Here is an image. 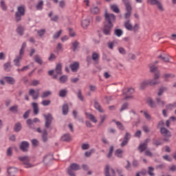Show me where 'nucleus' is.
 <instances>
[{"instance_id": "obj_1", "label": "nucleus", "mask_w": 176, "mask_h": 176, "mask_svg": "<svg viewBox=\"0 0 176 176\" xmlns=\"http://www.w3.org/2000/svg\"><path fill=\"white\" fill-rule=\"evenodd\" d=\"M105 23L102 32L104 35H111V31L113 28V23L116 21V16L113 14H109L107 11L104 12Z\"/></svg>"}, {"instance_id": "obj_2", "label": "nucleus", "mask_w": 176, "mask_h": 176, "mask_svg": "<svg viewBox=\"0 0 176 176\" xmlns=\"http://www.w3.org/2000/svg\"><path fill=\"white\" fill-rule=\"evenodd\" d=\"M25 15V6H19L17 7V11L15 12V21L19 23L21 21V17Z\"/></svg>"}, {"instance_id": "obj_3", "label": "nucleus", "mask_w": 176, "mask_h": 176, "mask_svg": "<svg viewBox=\"0 0 176 176\" xmlns=\"http://www.w3.org/2000/svg\"><path fill=\"white\" fill-rule=\"evenodd\" d=\"M18 159H19V160H20V162H23V164H24L25 168H31V167L34 166L30 162L31 160V158H30V157L28 155L19 157Z\"/></svg>"}, {"instance_id": "obj_4", "label": "nucleus", "mask_w": 176, "mask_h": 176, "mask_svg": "<svg viewBox=\"0 0 176 176\" xmlns=\"http://www.w3.org/2000/svg\"><path fill=\"white\" fill-rule=\"evenodd\" d=\"M37 133L41 134V141L43 142H47L49 140V133H47V130L44 129L43 131L41 130V128L38 127L36 129Z\"/></svg>"}, {"instance_id": "obj_5", "label": "nucleus", "mask_w": 176, "mask_h": 176, "mask_svg": "<svg viewBox=\"0 0 176 176\" xmlns=\"http://www.w3.org/2000/svg\"><path fill=\"white\" fill-rule=\"evenodd\" d=\"M147 3H149V5H151L152 6L156 5L157 9L160 10V12H164V8H163V5L162 4V2L159 0H147Z\"/></svg>"}, {"instance_id": "obj_6", "label": "nucleus", "mask_w": 176, "mask_h": 176, "mask_svg": "<svg viewBox=\"0 0 176 176\" xmlns=\"http://www.w3.org/2000/svg\"><path fill=\"white\" fill-rule=\"evenodd\" d=\"M44 118H45V129H50V126L52 124V122H53V116L52 114L48 113V114H44Z\"/></svg>"}, {"instance_id": "obj_7", "label": "nucleus", "mask_w": 176, "mask_h": 176, "mask_svg": "<svg viewBox=\"0 0 176 176\" xmlns=\"http://www.w3.org/2000/svg\"><path fill=\"white\" fill-rule=\"evenodd\" d=\"M160 78V72H157L154 74V79H149L148 80V83L149 86H155L156 85H159L160 83V81L158 80Z\"/></svg>"}, {"instance_id": "obj_8", "label": "nucleus", "mask_w": 176, "mask_h": 176, "mask_svg": "<svg viewBox=\"0 0 176 176\" xmlns=\"http://www.w3.org/2000/svg\"><path fill=\"white\" fill-rule=\"evenodd\" d=\"M41 120H39V118H35L33 120L29 118L26 121V124H28V126L29 129H31L32 130H35V125L34 123H39Z\"/></svg>"}, {"instance_id": "obj_9", "label": "nucleus", "mask_w": 176, "mask_h": 176, "mask_svg": "<svg viewBox=\"0 0 176 176\" xmlns=\"http://www.w3.org/2000/svg\"><path fill=\"white\" fill-rule=\"evenodd\" d=\"M63 65H61V63H58L56 65L54 72L56 74H53V79H57L58 75H63Z\"/></svg>"}, {"instance_id": "obj_10", "label": "nucleus", "mask_w": 176, "mask_h": 176, "mask_svg": "<svg viewBox=\"0 0 176 176\" xmlns=\"http://www.w3.org/2000/svg\"><path fill=\"white\" fill-rule=\"evenodd\" d=\"M149 141H151V139L147 138L144 140V142L143 143H142L139 145L138 150L140 151V153H142V152L146 151Z\"/></svg>"}, {"instance_id": "obj_11", "label": "nucleus", "mask_w": 176, "mask_h": 176, "mask_svg": "<svg viewBox=\"0 0 176 176\" xmlns=\"http://www.w3.org/2000/svg\"><path fill=\"white\" fill-rule=\"evenodd\" d=\"M28 148H30V143L27 141H23L19 144V149L22 152H28Z\"/></svg>"}, {"instance_id": "obj_12", "label": "nucleus", "mask_w": 176, "mask_h": 176, "mask_svg": "<svg viewBox=\"0 0 176 176\" xmlns=\"http://www.w3.org/2000/svg\"><path fill=\"white\" fill-rule=\"evenodd\" d=\"M29 96H31V97L34 100H38L39 98V89H31L29 90Z\"/></svg>"}, {"instance_id": "obj_13", "label": "nucleus", "mask_w": 176, "mask_h": 176, "mask_svg": "<svg viewBox=\"0 0 176 176\" xmlns=\"http://www.w3.org/2000/svg\"><path fill=\"white\" fill-rule=\"evenodd\" d=\"M52 160H53V156L52 155H47L44 157L43 162L45 166H49L52 163Z\"/></svg>"}, {"instance_id": "obj_14", "label": "nucleus", "mask_w": 176, "mask_h": 176, "mask_svg": "<svg viewBox=\"0 0 176 176\" xmlns=\"http://www.w3.org/2000/svg\"><path fill=\"white\" fill-rule=\"evenodd\" d=\"M160 133L162 135H164V137H171V132L168 131V129H166L165 127H161Z\"/></svg>"}, {"instance_id": "obj_15", "label": "nucleus", "mask_w": 176, "mask_h": 176, "mask_svg": "<svg viewBox=\"0 0 176 176\" xmlns=\"http://www.w3.org/2000/svg\"><path fill=\"white\" fill-rule=\"evenodd\" d=\"M124 27L128 31H133V25L131 24V21H130V19H128L126 21L124 22Z\"/></svg>"}, {"instance_id": "obj_16", "label": "nucleus", "mask_w": 176, "mask_h": 176, "mask_svg": "<svg viewBox=\"0 0 176 176\" xmlns=\"http://www.w3.org/2000/svg\"><path fill=\"white\" fill-rule=\"evenodd\" d=\"M147 86H149V80H143L140 84V90H145Z\"/></svg>"}, {"instance_id": "obj_17", "label": "nucleus", "mask_w": 176, "mask_h": 176, "mask_svg": "<svg viewBox=\"0 0 176 176\" xmlns=\"http://www.w3.org/2000/svg\"><path fill=\"white\" fill-rule=\"evenodd\" d=\"M85 116L86 118H87V119H89V120H91V122H93V123H97V118H96L94 115L90 113L85 112Z\"/></svg>"}, {"instance_id": "obj_18", "label": "nucleus", "mask_w": 176, "mask_h": 176, "mask_svg": "<svg viewBox=\"0 0 176 176\" xmlns=\"http://www.w3.org/2000/svg\"><path fill=\"white\" fill-rule=\"evenodd\" d=\"M94 108L100 113H104V109H102L101 104L97 100H94Z\"/></svg>"}, {"instance_id": "obj_19", "label": "nucleus", "mask_w": 176, "mask_h": 176, "mask_svg": "<svg viewBox=\"0 0 176 176\" xmlns=\"http://www.w3.org/2000/svg\"><path fill=\"white\" fill-rule=\"evenodd\" d=\"M70 68L72 72H76L79 69V63L78 62H74L70 65Z\"/></svg>"}, {"instance_id": "obj_20", "label": "nucleus", "mask_w": 176, "mask_h": 176, "mask_svg": "<svg viewBox=\"0 0 176 176\" xmlns=\"http://www.w3.org/2000/svg\"><path fill=\"white\" fill-rule=\"evenodd\" d=\"M67 94H68V90H67V89H60L58 92V96L59 97H61V98H65Z\"/></svg>"}, {"instance_id": "obj_21", "label": "nucleus", "mask_w": 176, "mask_h": 176, "mask_svg": "<svg viewBox=\"0 0 176 176\" xmlns=\"http://www.w3.org/2000/svg\"><path fill=\"white\" fill-rule=\"evenodd\" d=\"M71 140V135H69V133H65L61 137V141L65 142H69Z\"/></svg>"}, {"instance_id": "obj_22", "label": "nucleus", "mask_w": 176, "mask_h": 176, "mask_svg": "<svg viewBox=\"0 0 176 176\" xmlns=\"http://www.w3.org/2000/svg\"><path fill=\"white\" fill-rule=\"evenodd\" d=\"M23 57L21 56H17L15 59H14V64L15 67H20L21 64L20 63V61H21V59Z\"/></svg>"}, {"instance_id": "obj_23", "label": "nucleus", "mask_w": 176, "mask_h": 176, "mask_svg": "<svg viewBox=\"0 0 176 176\" xmlns=\"http://www.w3.org/2000/svg\"><path fill=\"white\" fill-rule=\"evenodd\" d=\"M63 115H68V112H69V106L68 104H64L62 107Z\"/></svg>"}, {"instance_id": "obj_24", "label": "nucleus", "mask_w": 176, "mask_h": 176, "mask_svg": "<svg viewBox=\"0 0 176 176\" xmlns=\"http://www.w3.org/2000/svg\"><path fill=\"white\" fill-rule=\"evenodd\" d=\"M7 173L10 175H14L17 173V168L14 167H9L7 170Z\"/></svg>"}, {"instance_id": "obj_25", "label": "nucleus", "mask_w": 176, "mask_h": 176, "mask_svg": "<svg viewBox=\"0 0 176 176\" xmlns=\"http://www.w3.org/2000/svg\"><path fill=\"white\" fill-rule=\"evenodd\" d=\"M5 79L6 82L8 83V85H14V83H16V80H14L13 77L6 76Z\"/></svg>"}, {"instance_id": "obj_26", "label": "nucleus", "mask_w": 176, "mask_h": 176, "mask_svg": "<svg viewBox=\"0 0 176 176\" xmlns=\"http://www.w3.org/2000/svg\"><path fill=\"white\" fill-rule=\"evenodd\" d=\"M33 108V112L34 115H38L39 113V107H38V103L33 102L32 104Z\"/></svg>"}, {"instance_id": "obj_27", "label": "nucleus", "mask_w": 176, "mask_h": 176, "mask_svg": "<svg viewBox=\"0 0 176 176\" xmlns=\"http://www.w3.org/2000/svg\"><path fill=\"white\" fill-rule=\"evenodd\" d=\"M58 81L60 82V83H62V84L67 83V82H68V76H67V75L61 76L59 78Z\"/></svg>"}, {"instance_id": "obj_28", "label": "nucleus", "mask_w": 176, "mask_h": 176, "mask_svg": "<svg viewBox=\"0 0 176 176\" xmlns=\"http://www.w3.org/2000/svg\"><path fill=\"white\" fill-rule=\"evenodd\" d=\"M167 90H168L167 87H160L157 92V96L159 97H160V96H163V93H164V91H167Z\"/></svg>"}, {"instance_id": "obj_29", "label": "nucleus", "mask_w": 176, "mask_h": 176, "mask_svg": "<svg viewBox=\"0 0 176 176\" xmlns=\"http://www.w3.org/2000/svg\"><path fill=\"white\" fill-rule=\"evenodd\" d=\"M69 168L73 170L74 171H78V170H80V166L78 164H71Z\"/></svg>"}, {"instance_id": "obj_30", "label": "nucleus", "mask_w": 176, "mask_h": 176, "mask_svg": "<svg viewBox=\"0 0 176 176\" xmlns=\"http://www.w3.org/2000/svg\"><path fill=\"white\" fill-rule=\"evenodd\" d=\"M122 2L125 6L126 10H129L131 8H133L131 7V3H130V0H122Z\"/></svg>"}, {"instance_id": "obj_31", "label": "nucleus", "mask_w": 176, "mask_h": 176, "mask_svg": "<svg viewBox=\"0 0 176 176\" xmlns=\"http://www.w3.org/2000/svg\"><path fill=\"white\" fill-rule=\"evenodd\" d=\"M126 12L124 14V19L128 21L130 17H131V11L133 10V8H130L129 10H126Z\"/></svg>"}, {"instance_id": "obj_32", "label": "nucleus", "mask_w": 176, "mask_h": 176, "mask_svg": "<svg viewBox=\"0 0 176 176\" xmlns=\"http://www.w3.org/2000/svg\"><path fill=\"white\" fill-rule=\"evenodd\" d=\"M81 25L82 28H87L90 25V20L89 19H85L81 22Z\"/></svg>"}, {"instance_id": "obj_33", "label": "nucleus", "mask_w": 176, "mask_h": 176, "mask_svg": "<svg viewBox=\"0 0 176 176\" xmlns=\"http://www.w3.org/2000/svg\"><path fill=\"white\" fill-rule=\"evenodd\" d=\"M156 102L157 105H159V107H161V108H163L166 104V102H164V101H163L160 98H156Z\"/></svg>"}, {"instance_id": "obj_34", "label": "nucleus", "mask_w": 176, "mask_h": 176, "mask_svg": "<svg viewBox=\"0 0 176 176\" xmlns=\"http://www.w3.org/2000/svg\"><path fill=\"white\" fill-rule=\"evenodd\" d=\"M150 68V72H154L155 74H157V72H160L159 70H157V67H156L155 65H149Z\"/></svg>"}, {"instance_id": "obj_35", "label": "nucleus", "mask_w": 176, "mask_h": 176, "mask_svg": "<svg viewBox=\"0 0 176 176\" xmlns=\"http://www.w3.org/2000/svg\"><path fill=\"white\" fill-rule=\"evenodd\" d=\"M14 131L16 132V133H19V131H21V123L20 122H16L14 125Z\"/></svg>"}, {"instance_id": "obj_36", "label": "nucleus", "mask_w": 176, "mask_h": 176, "mask_svg": "<svg viewBox=\"0 0 176 176\" xmlns=\"http://www.w3.org/2000/svg\"><path fill=\"white\" fill-rule=\"evenodd\" d=\"M16 32L19 34V35H21V36H23L24 35V28L21 25L19 26L16 28Z\"/></svg>"}, {"instance_id": "obj_37", "label": "nucleus", "mask_w": 176, "mask_h": 176, "mask_svg": "<svg viewBox=\"0 0 176 176\" xmlns=\"http://www.w3.org/2000/svg\"><path fill=\"white\" fill-rule=\"evenodd\" d=\"M72 47L73 52H76V49L79 47V42H78V41H75L74 42H73L72 43Z\"/></svg>"}, {"instance_id": "obj_38", "label": "nucleus", "mask_w": 176, "mask_h": 176, "mask_svg": "<svg viewBox=\"0 0 176 176\" xmlns=\"http://www.w3.org/2000/svg\"><path fill=\"white\" fill-rule=\"evenodd\" d=\"M12 69V65L10 62H8L4 64V70L6 72H10V69Z\"/></svg>"}, {"instance_id": "obj_39", "label": "nucleus", "mask_w": 176, "mask_h": 176, "mask_svg": "<svg viewBox=\"0 0 176 176\" xmlns=\"http://www.w3.org/2000/svg\"><path fill=\"white\" fill-rule=\"evenodd\" d=\"M170 56H163V55H160L158 56V58H160L161 60H162V61H164V63H170Z\"/></svg>"}, {"instance_id": "obj_40", "label": "nucleus", "mask_w": 176, "mask_h": 176, "mask_svg": "<svg viewBox=\"0 0 176 176\" xmlns=\"http://www.w3.org/2000/svg\"><path fill=\"white\" fill-rule=\"evenodd\" d=\"M115 45H118L117 41H110L107 43L109 49H111V50H113V46H115Z\"/></svg>"}, {"instance_id": "obj_41", "label": "nucleus", "mask_w": 176, "mask_h": 176, "mask_svg": "<svg viewBox=\"0 0 176 176\" xmlns=\"http://www.w3.org/2000/svg\"><path fill=\"white\" fill-rule=\"evenodd\" d=\"M147 103L149 105V107H151V108H156V104L152 99L148 98Z\"/></svg>"}, {"instance_id": "obj_42", "label": "nucleus", "mask_w": 176, "mask_h": 176, "mask_svg": "<svg viewBox=\"0 0 176 176\" xmlns=\"http://www.w3.org/2000/svg\"><path fill=\"white\" fill-rule=\"evenodd\" d=\"M115 155L117 157H123V150L120 148L117 149L115 152Z\"/></svg>"}, {"instance_id": "obj_43", "label": "nucleus", "mask_w": 176, "mask_h": 176, "mask_svg": "<svg viewBox=\"0 0 176 176\" xmlns=\"http://www.w3.org/2000/svg\"><path fill=\"white\" fill-rule=\"evenodd\" d=\"M154 171H155V168L153 167L152 166L148 167L147 174H148V175L155 176V173H153Z\"/></svg>"}, {"instance_id": "obj_44", "label": "nucleus", "mask_w": 176, "mask_h": 176, "mask_svg": "<svg viewBox=\"0 0 176 176\" xmlns=\"http://www.w3.org/2000/svg\"><path fill=\"white\" fill-rule=\"evenodd\" d=\"M10 112H12V113H17L19 112V106L14 105L10 107Z\"/></svg>"}, {"instance_id": "obj_45", "label": "nucleus", "mask_w": 176, "mask_h": 176, "mask_svg": "<svg viewBox=\"0 0 176 176\" xmlns=\"http://www.w3.org/2000/svg\"><path fill=\"white\" fill-rule=\"evenodd\" d=\"M100 122L98 124V127H101V126L102 125V123L105 122V119H107V115H100Z\"/></svg>"}, {"instance_id": "obj_46", "label": "nucleus", "mask_w": 176, "mask_h": 176, "mask_svg": "<svg viewBox=\"0 0 176 176\" xmlns=\"http://www.w3.org/2000/svg\"><path fill=\"white\" fill-rule=\"evenodd\" d=\"M111 10L114 12V13H120V10H119V8L116 5H111Z\"/></svg>"}, {"instance_id": "obj_47", "label": "nucleus", "mask_w": 176, "mask_h": 176, "mask_svg": "<svg viewBox=\"0 0 176 176\" xmlns=\"http://www.w3.org/2000/svg\"><path fill=\"white\" fill-rule=\"evenodd\" d=\"M166 108L167 111H171L174 109V108H176V103L166 104Z\"/></svg>"}, {"instance_id": "obj_48", "label": "nucleus", "mask_w": 176, "mask_h": 176, "mask_svg": "<svg viewBox=\"0 0 176 176\" xmlns=\"http://www.w3.org/2000/svg\"><path fill=\"white\" fill-rule=\"evenodd\" d=\"M49 96H52V91H46L43 92V94L41 95V98H47Z\"/></svg>"}, {"instance_id": "obj_49", "label": "nucleus", "mask_w": 176, "mask_h": 176, "mask_svg": "<svg viewBox=\"0 0 176 176\" xmlns=\"http://www.w3.org/2000/svg\"><path fill=\"white\" fill-rule=\"evenodd\" d=\"M34 61H35V63L40 64V65H42V64L43 63V61H42V59H41V57L39 56V55L35 56Z\"/></svg>"}, {"instance_id": "obj_50", "label": "nucleus", "mask_w": 176, "mask_h": 176, "mask_svg": "<svg viewBox=\"0 0 176 176\" xmlns=\"http://www.w3.org/2000/svg\"><path fill=\"white\" fill-rule=\"evenodd\" d=\"M77 97H78V100H80V101H84L85 98L83 97V96H82V90L81 89L78 90Z\"/></svg>"}, {"instance_id": "obj_51", "label": "nucleus", "mask_w": 176, "mask_h": 176, "mask_svg": "<svg viewBox=\"0 0 176 176\" xmlns=\"http://www.w3.org/2000/svg\"><path fill=\"white\" fill-rule=\"evenodd\" d=\"M61 34H63V30H60L58 32H56L53 35V38L54 39H58V38H60V36H61Z\"/></svg>"}, {"instance_id": "obj_52", "label": "nucleus", "mask_w": 176, "mask_h": 176, "mask_svg": "<svg viewBox=\"0 0 176 176\" xmlns=\"http://www.w3.org/2000/svg\"><path fill=\"white\" fill-rule=\"evenodd\" d=\"M37 10H42L43 9V1H41L36 6Z\"/></svg>"}, {"instance_id": "obj_53", "label": "nucleus", "mask_w": 176, "mask_h": 176, "mask_svg": "<svg viewBox=\"0 0 176 176\" xmlns=\"http://www.w3.org/2000/svg\"><path fill=\"white\" fill-rule=\"evenodd\" d=\"M100 58V56L98 55V54H97L96 52H94L92 54V60L95 62L98 61Z\"/></svg>"}, {"instance_id": "obj_54", "label": "nucleus", "mask_w": 176, "mask_h": 176, "mask_svg": "<svg viewBox=\"0 0 176 176\" xmlns=\"http://www.w3.org/2000/svg\"><path fill=\"white\" fill-rule=\"evenodd\" d=\"M114 34L116 36H122V35L123 34V31L122 30H120V29H116L114 31Z\"/></svg>"}, {"instance_id": "obj_55", "label": "nucleus", "mask_w": 176, "mask_h": 176, "mask_svg": "<svg viewBox=\"0 0 176 176\" xmlns=\"http://www.w3.org/2000/svg\"><path fill=\"white\" fill-rule=\"evenodd\" d=\"M125 109H129V103L128 102H125L122 105V107L120 109V111L123 112V111H125Z\"/></svg>"}, {"instance_id": "obj_56", "label": "nucleus", "mask_w": 176, "mask_h": 176, "mask_svg": "<svg viewBox=\"0 0 176 176\" xmlns=\"http://www.w3.org/2000/svg\"><path fill=\"white\" fill-rule=\"evenodd\" d=\"M112 153H113V146H110L109 151L107 154L108 159H111V157H112Z\"/></svg>"}, {"instance_id": "obj_57", "label": "nucleus", "mask_w": 176, "mask_h": 176, "mask_svg": "<svg viewBox=\"0 0 176 176\" xmlns=\"http://www.w3.org/2000/svg\"><path fill=\"white\" fill-rule=\"evenodd\" d=\"M37 34H38V36L42 38V36H43V35H45V34H46V30L41 29L40 30H38L37 31Z\"/></svg>"}, {"instance_id": "obj_58", "label": "nucleus", "mask_w": 176, "mask_h": 176, "mask_svg": "<svg viewBox=\"0 0 176 176\" xmlns=\"http://www.w3.org/2000/svg\"><path fill=\"white\" fill-rule=\"evenodd\" d=\"M0 6L2 9V10L6 11L8 10V6H6V4L5 3V1H1Z\"/></svg>"}, {"instance_id": "obj_59", "label": "nucleus", "mask_w": 176, "mask_h": 176, "mask_svg": "<svg viewBox=\"0 0 176 176\" xmlns=\"http://www.w3.org/2000/svg\"><path fill=\"white\" fill-rule=\"evenodd\" d=\"M139 30H140V24L135 23V24L133 26V30H132V31H133V32H134L135 34H136V32H137L138 31H139Z\"/></svg>"}, {"instance_id": "obj_60", "label": "nucleus", "mask_w": 176, "mask_h": 176, "mask_svg": "<svg viewBox=\"0 0 176 176\" xmlns=\"http://www.w3.org/2000/svg\"><path fill=\"white\" fill-rule=\"evenodd\" d=\"M116 124L120 130H124V126H123V124H122V122L117 121L116 122Z\"/></svg>"}, {"instance_id": "obj_61", "label": "nucleus", "mask_w": 176, "mask_h": 176, "mask_svg": "<svg viewBox=\"0 0 176 176\" xmlns=\"http://www.w3.org/2000/svg\"><path fill=\"white\" fill-rule=\"evenodd\" d=\"M41 104L42 105H43V107H47L48 105H50V104H52V101L49 100H45L41 102Z\"/></svg>"}, {"instance_id": "obj_62", "label": "nucleus", "mask_w": 176, "mask_h": 176, "mask_svg": "<svg viewBox=\"0 0 176 176\" xmlns=\"http://www.w3.org/2000/svg\"><path fill=\"white\" fill-rule=\"evenodd\" d=\"M91 12L94 14H98V13L100 12V9H98V7H94L93 8H91Z\"/></svg>"}, {"instance_id": "obj_63", "label": "nucleus", "mask_w": 176, "mask_h": 176, "mask_svg": "<svg viewBox=\"0 0 176 176\" xmlns=\"http://www.w3.org/2000/svg\"><path fill=\"white\" fill-rule=\"evenodd\" d=\"M134 88H129L126 92H124L123 94H124L125 96H126V94H134Z\"/></svg>"}, {"instance_id": "obj_64", "label": "nucleus", "mask_w": 176, "mask_h": 176, "mask_svg": "<svg viewBox=\"0 0 176 176\" xmlns=\"http://www.w3.org/2000/svg\"><path fill=\"white\" fill-rule=\"evenodd\" d=\"M67 174L69 176H76L75 175V172H74V170L71 169L70 168H67Z\"/></svg>"}]
</instances>
